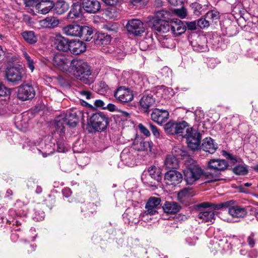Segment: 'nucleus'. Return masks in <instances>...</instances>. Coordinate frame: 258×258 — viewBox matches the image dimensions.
Segmentation results:
<instances>
[{
  "mask_svg": "<svg viewBox=\"0 0 258 258\" xmlns=\"http://www.w3.org/2000/svg\"><path fill=\"white\" fill-rule=\"evenodd\" d=\"M23 56L26 61L28 67L30 69L31 72H33L35 69V57L33 55H30L26 51L23 52Z\"/></svg>",
  "mask_w": 258,
  "mask_h": 258,
  "instance_id": "nucleus-42",
  "label": "nucleus"
},
{
  "mask_svg": "<svg viewBox=\"0 0 258 258\" xmlns=\"http://www.w3.org/2000/svg\"><path fill=\"white\" fill-rule=\"evenodd\" d=\"M82 6L84 10L89 13H95L101 8L100 4L97 0H82Z\"/></svg>",
  "mask_w": 258,
  "mask_h": 258,
  "instance_id": "nucleus-16",
  "label": "nucleus"
},
{
  "mask_svg": "<svg viewBox=\"0 0 258 258\" xmlns=\"http://www.w3.org/2000/svg\"><path fill=\"white\" fill-rule=\"evenodd\" d=\"M214 211H202L200 212L197 217L196 220L199 222H209L212 221L214 219L215 214Z\"/></svg>",
  "mask_w": 258,
  "mask_h": 258,
  "instance_id": "nucleus-30",
  "label": "nucleus"
},
{
  "mask_svg": "<svg viewBox=\"0 0 258 258\" xmlns=\"http://www.w3.org/2000/svg\"><path fill=\"white\" fill-rule=\"evenodd\" d=\"M178 160L173 155H168L164 161V166L166 169L176 168L178 167Z\"/></svg>",
  "mask_w": 258,
  "mask_h": 258,
  "instance_id": "nucleus-34",
  "label": "nucleus"
},
{
  "mask_svg": "<svg viewBox=\"0 0 258 258\" xmlns=\"http://www.w3.org/2000/svg\"><path fill=\"white\" fill-rule=\"evenodd\" d=\"M171 155H173L176 157L178 160L181 159L182 157L186 155V152L183 150L180 147H174L172 150V154Z\"/></svg>",
  "mask_w": 258,
  "mask_h": 258,
  "instance_id": "nucleus-44",
  "label": "nucleus"
},
{
  "mask_svg": "<svg viewBox=\"0 0 258 258\" xmlns=\"http://www.w3.org/2000/svg\"><path fill=\"white\" fill-rule=\"evenodd\" d=\"M63 115H61L57 117L55 120L56 131L60 134L64 133L65 121Z\"/></svg>",
  "mask_w": 258,
  "mask_h": 258,
  "instance_id": "nucleus-41",
  "label": "nucleus"
},
{
  "mask_svg": "<svg viewBox=\"0 0 258 258\" xmlns=\"http://www.w3.org/2000/svg\"><path fill=\"white\" fill-rule=\"evenodd\" d=\"M205 16L211 24L214 21L217 20L220 18L219 13L214 10L209 11L206 13Z\"/></svg>",
  "mask_w": 258,
  "mask_h": 258,
  "instance_id": "nucleus-43",
  "label": "nucleus"
},
{
  "mask_svg": "<svg viewBox=\"0 0 258 258\" xmlns=\"http://www.w3.org/2000/svg\"><path fill=\"white\" fill-rule=\"evenodd\" d=\"M164 179L166 184L175 186L182 181V175L176 170H169L165 174Z\"/></svg>",
  "mask_w": 258,
  "mask_h": 258,
  "instance_id": "nucleus-12",
  "label": "nucleus"
},
{
  "mask_svg": "<svg viewBox=\"0 0 258 258\" xmlns=\"http://www.w3.org/2000/svg\"><path fill=\"white\" fill-rule=\"evenodd\" d=\"M136 151L132 148H126L120 154V158L124 164L132 166L135 164Z\"/></svg>",
  "mask_w": 258,
  "mask_h": 258,
  "instance_id": "nucleus-10",
  "label": "nucleus"
},
{
  "mask_svg": "<svg viewBox=\"0 0 258 258\" xmlns=\"http://www.w3.org/2000/svg\"><path fill=\"white\" fill-rule=\"evenodd\" d=\"M82 10L80 5L78 2L74 3L67 15V18L68 19H80L82 17Z\"/></svg>",
  "mask_w": 258,
  "mask_h": 258,
  "instance_id": "nucleus-25",
  "label": "nucleus"
},
{
  "mask_svg": "<svg viewBox=\"0 0 258 258\" xmlns=\"http://www.w3.org/2000/svg\"><path fill=\"white\" fill-rule=\"evenodd\" d=\"M177 122L173 120L166 123L164 126L165 132L167 134L176 135Z\"/></svg>",
  "mask_w": 258,
  "mask_h": 258,
  "instance_id": "nucleus-40",
  "label": "nucleus"
},
{
  "mask_svg": "<svg viewBox=\"0 0 258 258\" xmlns=\"http://www.w3.org/2000/svg\"><path fill=\"white\" fill-rule=\"evenodd\" d=\"M168 35L162 36L161 35L159 37V41L163 47L172 48L175 47V45L173 42V40L171 38L167 37Z\"/></svg>",
  "mask_w": 258,
  "mask_h": 258,
  "instance_id": "nucleus-39",
  "label": "nucleus"
},
{
  "mask_svg": "<svg viewBox=\"0 0 258 258\" xmlns=\"http://www.w3.org/2000/svg\"><path fill=\"white\" fill-rule=\"evenodd\" d=\"M35 96V91L31 85L22 84L17 88V97L22 101L33 99Z\"/></svg>",
  "mask_w": 258,
  "mask_h": 258,
  "instance_id": "nucleus-5",
  "label": "nucleus"
},
{
  "mask_svg": "<svg viewBox=\"0 0 258 258\" xmlns=\"http://www.w3.org/2000/svg\"><path fill=\"white\" fill-rule=\"evenodd\" d=\"M59 23V20L54 17H47L39 21L41 28L47 29H53L56 27Z\"/></svg>",
  "mask_w": 258,
  "mask_h": 258,
  "instance_id": "nucleus-22",
  "label": "nucleus"
},
{
  "mask_svg": "<svg viewBox=\"0 0 258 258\" xmlns=\"http://www.w3.org/2000/svg\"><path fill=\"white\" fill-rule=\"evenodd\" d=\"M68 63L69 60L67 57L61 53L56 54L53 56V64L61 71H64L68 69Z\"/></svg>",
  "mask_w": 258,
  "mask_h": 258,
  "instance_id": "nucleus-15",
  "label": "nucleus"
},
{
  "mask_svg": "<svg viewBox=\"0 0 258 258\" xmlns=\"http://www.w3.org/2000/svg\"><path fill=\"white\" fill-rule=\"evenodd\" d=\"M185 25L186 28L190 30H195L197 29V27H198L196 21L187 22Z\"/></svg>",
  "mask_w": 258,
  "mask_h": 258,
  "instance_id": "nucleus-63",
  "label": "nucleus"
},
{
  "mask_svg": "<svg viewBox=\"0 0 258 258\" xmlns=\"http://www.w3.org/2000/svg\"><path fill=\"white\" fill-rule=\"evenodd\" d=\"M114 97L122 103H126L132 101L134 95L132 91L125 87H120L115 91Z\"/></svg>",
  "mask_w": 258,
  "mask_h": 258,
  "instance_id": "nucleus-9",
  "label": "nucleus"
},
{
  "mask_svg": "<svg viewBox=\"0 0 258 258\" xmlns=\"http://www.w3.org/2000/svg\"><path fill=\"white\" fill-rule=\"evenodd\" d=\"M6 78L13 85H18L26 78L25 70L20 66L9 68L6 71Z\"/></svg>",
  "mask_w": 258,
  "mask_h": 258,
  "instance_id": "nucleus-2",
  "label": "nucleus"
},
{
  "mask_svg": "<svg viewBox=\"0 0 258 258\" xmlns=\"http://www.w3.org/2000/svg\"><path fill=\"white\" fill-rule=\"evenodd\" d=\"M220 254H223L226 251H227L230 249V248H231V246L230 243H229V239L227 237V242H226V243H225L223 245L220 244Z\"/></svg>",
  "mask_w": 258,
  "mask_h": 258,
  "instance_id": "nucleus-57",
  "label": "nucleus"
},
{
  "mask_svg": "<svg viewBox=\"0 0 258 258\" xmlns=\"http://www.w3.org/2000/svg\"><path fill=\"white\" fill-rule=\"evenodd\" d=\"M210 24V22H209L205 16H204V18L199 19L197 21V25L201 29L208 28Z\"/></svg>",
  "mask_w": 258,
  "mask_h": 258,
  "instance_id": "nucleus-51",
  "label": "nucleus"
},
{
  "mask_svg": "<svg viewBox=\"0 0 258 258\" xmlns=\"http://www.w3.org/2000/svg\"><path fill=\"white\" fill-rule=\"evenodd\" d=\"M169 113L165 110L155 109L151 113L152 119L158 124L164 122L168 118Z\"/></svg>",
  "mask_w": 258,
  "mask_h": 258,
  "instance_id": "nucleus-19",
  "label": "nucleus"
},
{
  "mask_svg": "<svg viewBox=\"0 0 258 258\" xmlns=\"http://www.w3.org/2000/svg\"><path fill=\"white\" fill-rule=\"evenodd\" d=\"M170 32L176 37L183 34L186 30V27L183 22L179 19H176L170 22Z\"/></svg>",
  "mask_w": 258,
  "mask_h": 258,
  "instance_id": "nucleus-14",
  "label": "nucleus"
},
{
  "mask_svg": "<svg viewBox=\"0 0 258 258\" xmlns=\"http://www.w3.org/2000/svg\"><path fill=\"white\" fill-rule=\"evenodd\" d=\"M192 196V190L189 188L183 189L178 194V197L180 199L188 198Z\"/></svg>",
  "mask_w": 258,
  "mask_h": 258,
  "instance_id": "nucleus-49",
  "label": "nucleus"
},
{
  "mask_svg": "<svg viewBox=\"0 0 258 258\" xmlns=\"http://www.w3.org/2000/svg\"><path fill=\"white\" fill-rule=\"evenodd\" d=\"M105 28L107 30H108L109 31L116 32L118 30V26L116 24H108L106 25Z\"/></svg>",
  "mask_w": 258,
  "mask_h": 258,
  "instance_id": "nucleus-64",
  "label": "nucleus"
},
{
  "mask_svg": "<svg viewBox=\"0 0 258 258\" xmlns=\"http://www.w3.org/2000/svg\"><path fill=\"white\" fill-rule=\"evenodd\" d=\"M71 66L73 75L77 79L88 85L94 82V77L87 62L81 60H73L71 61Z\"/></svg>",
  "mask_w": 258,
  "mask_h": 258,
  "instance_id": "nucleus-1",
  "label": "nucleus"
},
{
  "mask_svg": "<svg viewBox=\"0 0 258 258\" xmlns=\"http://www.w3.org/2000/svg\"><path fill=\"white\" fill-rule=\"evenodd\" d=\"M86 44L81 41H72L70 42L69 49L75 55H78L86 50Z\"/></svg>",
  "mask_w": 258,
  "mask_h": 258,
  "instance_id": "nucleus-21",
  "label": "nucleus"
},
{
  "mask_svg": "<svg viewBox=\"0 0 258 258\" xmlns=\"http://www.w3.org/2000/svg\"><path fill=\"white\" fill-rule=\"evenodd\" d=\"M80 30V35L78 37L86 41H89L92 38L93 31L92 28L87 26H81Z\"/></svg>",
  "mask_w": 258,
  "mask_h": 258,
  "instance_id": "nucleus-29",
  "label": "nucleus"
},
{
  "mask_svg": "<svg viewBox=\"0 0 258 258\" xmlns=\"http://www.w3.org/2000/svg\"><path fill=\"white\" fill-rule=\"evenodd\" d=\"M226 242H227V237H226L220 239L214 238L210 241L208 246L211 252L213 253V254L220 253V244L223 245Z\"/></svg>",
  "mask_w": 258,
  "mask_h": 258,
  "instance_id": "nucleus-23",
  "label": "nucleus"
},
{
  "mask_svg": "<svg viewBox=\"0 0 258 258\" xmlns=\"http://www.w3.org/2000/svg\"><path fill=\"white\" fill-rule=\"evenodd\" d=\"M218 148L217 144H215L211 138H206L203 140L201 149L210 154H213Z\"/></svg>",
  "mask_w": 258,
  "mask_h": 258,
  "instance_id": "nucleus-24",
  "label": "nucleus"
},
{
  "mask_svg": "<svg viewBox=\"0 0 258 258\" xmlns=\"http://www.w3.org/2000/svg\"><path fill=\"white\" fill-rule=\"evenodd\" d=\"M162 218L165 220H171L174 218L179 211H162Z\"/></svg>",
  "mask_w": 258,
  "mask_h": 258,
  "instance_id": "nucleus-46",
  "label": "nucleus"
},
{
  "mask_svg": "<svg viewBox=\"0 0 258 258\" xmlns=\"http://www.w3.org/2000/svg\"><path fill=\"white\" fill-rule=\"evenodd\" d=\"M219 214L224 221L235 222L238 221V218L244 217L246 211H222Z\"/></svg>",
  "mask_w": 258,
  "mask_h": 258,
  "instance_id": "nucleus-8",
  "label": "nucleus"
},
{
  "mask_svg": "<svg viewBox=\"0 0 258 258\" xmlns=\"http://www.w3.org/2000/svg\"><path fill=\"white\" fill-rule=\"evenodd\" d=\"M97 86L98 91L101 94L107 93L109 90L108 86L104 82H100Z\"/></svg>",
  "mask_w": 258,
  "mask_h": 258,
  "instance_id": "nucleus-56",
  "label": "nucleus"
},
{
  "mask_svg": "<svg viewBox=\"0 0 258 258\" xmlns=\"http://www.w3.org/2000/svg\"><path fill=\"white\" fill-rule=\"evenodd\" d=\"M64 119L65 124L70 126V127H75L77 125L78 122V118L75 112L72 111L69 114L63 115Z\"/></svg>",
  "mask_w": 258,
  "mask_h": 258,
  "instance_id": "nucleus-32",
  "label": "nucleus"
},
{
  "mask_svg": "<svg viewBox=\"0 0 258 258\" xmlns=\"http://www.w3.org/2000/svg\"><path fill=\"white\" fill-rule=\"evenodd\" d=\"M233 172L237 175H245L247 173L246 167L243 165H238L233 168Z\"/></svg>",
  "mask_w": 258,
  "mask_h": 258,
  "instance_id": "nucleus-53",
  "label": "nucleus"
},
{
  "mask_svg": "<svg viewBox=\"0 0 258 258\" xmlns=\"http://www.w3.org/2000/svg\"><path fill=\"white\" fill-rule=\"evenodd\" d=\"M203 173V171L200 167L194 166L184 171V179L188 184H192L201 177Z\"/></svg>",
  "mask_w": 258,
  "mask_h": 258,
  "instance_id": "nucleus-6",
  "label": "nucleus"
},
{
  "mask_svg": "<svg viewBox=\"0 0 258 258\" xmlns=\"http://www.w3.org/2000/svg\"><path fill=\"white\" fill-rule=\"evenodd\" d=\"M54 4L50 1H41L36 6V11L41 14H46L53 8Z\"/></svg>",
  "mask_w": 258,
  "mask_h": 258,
  "instance_id": "nucleus-20",
  "label": "nucleus"
},
{
  "mask_svg": "<svg viewBox=\"0 0 258 258\" xmlns=\"http://www.w3.org/2000/svg\"><path fill=\"white\" fill-rule=\"evenodd\" d=\"M158 213V211H145L143 214H140L141 219L144 221H148L151 220V216Z\"/></svg>",
  "mask_w": 258,
  "mask_h": 258,
  "instance_id": "nucleus-48",
  "label": "nucleus"
},
{
  "mask_svg": "<svg viewBox=\"0 0 258 258\" xmlns=\"http://www.w3.org/2000/svg\"><path fill=\"white\" fill-rule=\"evenodd\" d=\"M126 27L128 33L135 36H140L145 31L144 24L139 19L130 20L126 25Z\"/></svg>",
  "mask_w": 258,
  "mask_h": 258,
  "instance_id": "nucleus-7",
  "label": "nucleus"
},
{
  "mask_svg": "<svg viewBox=\"0 0 258 258\" xmlns=\"http://www.w3.org/2000/svg\"><path fill=\"white\" fill-rule=\"evenodd\" d=\"M152 28L160 35L167 33L170 31V22L165 20L155 19L154 21Z\"/></svg>",
  "mask_w": 258,
  "mask_h": 258,
  "instance_id": "nucleus-13",
  "label": "nucleus"
},
{
  "mask_svg": "<svg viewBox=\"0 0 258 258\" xmlns=\"http://www.w3.org/2000/svg\"><path fill=\"white\" fill-rule=\"evenodd\" d=\"M194 210H201V209H207L210 210H219L222 208L228 209V210H244L242 207L235 205V202L230 200L218 204H215L210 202H203L198 203L194 205Z\"/></svg>",
  "mask_w": 258,
  "mask_h": 258,
  "instance_id": "nucleus-3",
  "label": "nucleus"
},
{
  "mask_svg": "<svg viewBox=\"0 0 258 258\" xmlns=\"http://www.w3.org/2000/svg\"><path fill=\"white\" fill-rule=\"evenodd\" d=\"M149 127L151 130L153 136L156 138H158L160 137V133L157 127L153 124L150 123Z\"/></svg>",
  "mask_w": 258,
  "mask_h": 258,
  "instance_id": "nucleus-60",
  "label": "nucleus"
},
{
  "mask_svg": "<svg viewBox=\"0 0 258 258\" xmlns=\"http://www.w3.org/2000/svg\"><path fill=\"white\" fill-rule=\"evenodd\" d=\"M22 35L25 40L30 44H34L37 41V37L32 31H24Z\"/></svg>",
  "mask_w": 258,
  "mask_h": 258,
  "instance_id": "nucleus-38",
  "label": "nucleus"
},
{
  "mask_svg": "<svg viewBox=\"0 0 258 258\" xmlns=\"http://www.w3.org/2000/svg\"><path fill=\"white\" fill-rule=\"evenodd\" d=\"M192 128L189 127L188 123L183 121L182 122H177L176 135L185 138L188 134L192 131Z\"/></svg>",
  "mask_w": 258,
  "mask_h": 258,
  "instance_id": "nucleus-26",
  "label": "nucleus"
},
{
  "mask_svg": "<svg viewBox=\"0 0 258 258\" xmlns=\"http://www.w3.org/2000/svg\"><path fill=\"white\" fill-rule=\"evenodd\" d=\"M190 6L193 10L194 13L196 16H200L204 11L203 6L198 3L196 2L192 3Z\"/></svg>",
  "mask_w": 258,
  "mask_h": 258,
  "instance_id": "nucleus-47",
  "label": "nucleus"
},
{
  "mask_svg": "<svg viewBox=\"0 0 258 258\" xmlns=\"http://www.w3.org/2000/svg\"><path fill=\"white\" fill-rule=\"evenodd\" d=\"M174 12L176 15L181 19L185 18L187 15L186 10L184 8L175 9Z\"/></svg>",
  "mask_w": 258,
  "mask_h": 258,
  "instance_id": "nucleus-58",
  "label": "nucleus"
},
{
  "mask_svg": "<svg viewBox=\"0 0 258 258\" xmlns=\"http://www.w3.org/2000/svg\"><path fill=\"white\" fill-rule=\"evenodd\" d=\"M81 25L77 24H70L63 28V33L73 37H78L80 35Z\"/></svg>",
  "mask_w": 258,
  "mask_h": 258,
  "instance_id": "nucleus-27",
  "label": "nucleus"
},
{
  "mask_svg": "<svg viewBox=\"0 0 258 258\" xmlns=\"http://www.w3.org/2000/svg\"><path fill=\"white\" fill-rule=\"evenodd\" d=\"M107 122V117L104 113H94L90 117L89 121V124L92 128L91 132L103 131L106 128Z\"/></svg>",
  "mask_w": 258,
  "mask_h": 258,
  "instance_id": "nucleus-4",
  "label": "nucleus"
},
{
  "mask_svg": "<svg viewBox=\"0 0 258 258\" xmlns=\"http://www.w3.org/2000/svg\"><path fill=\"white\" fill-rule=\"evenodd\" d=\"M163 210H180L181 208L175 202H165L162 206Z\"/></svg>",
  "mask_w": 258,
  "mask_h": 258,
  "instance_id": "nucleus-45",
  "label": "nucleus"
},
{
  "mask_svg": "<svg viewBox=\"0 0 258 258\" xmlns=\"http://www.w3.org/2000/svg\"><path fill=\"white\" fill-rule=\"evenodd\" d=\"M111 41L110 36L105 33H99L95 36L94 43L97 45H106Z\"/></svg>",
  "mask_w": 258,
  "mask_h": 258,
  "instance_id": "nucleus-31",
  "label": "nucleus"
},
{
  "mask_svg": "<svg viewBox=\"0 0 258 258\" xmlns=\"http://www.w3.org/2000/svg\"><path fill=\"white\" fill-rule=\"evenodd\" d=\"M168 16H169V13L166 11L162 10L157 12V18L156 19L164 20L167 19Z\"/></svg>",
  "mask_w": 258,
  "mask_h": 258,
  "instance_id": "nucleus-54",
  "label": "nucleus"
},
{
  "mask_svg": "<svg viewBox=\"0 0 258 258\" xmlns=\"http://www.w3.org/2000/svg\"><path fill=\"white\" fill-rule=\"evenodd\" d=\"M69 8V4L64 1H58L54 4L53 8L55 13L61 15L66 12Z\"/></svg>",
  "mask_w": 258,
  "mask_h": 258,
  "instance_id": "nucleus-35",
  "label": "nucleus"
},
{
  "mask_svg": "<svg viewBox=\"0 0 258 258\" xmlns=\"http://www.w3.org/2000/svg\"><path fill=\"white\" fill-rule=\"evenodd\" d=\"M11 90L3 84L0 83V96L4 97L11 94Z\"/></svg>",
  "mask_w": 258,
  "mask_h": 258,
  "instance_id": "nucleus-55",
  "label": "nucleus"
},
{
  "mask_svg": "<svg viewBox=\"0 0 258 258\" xmlns=\"http://www.w3.org/2000/svg\"><path fill=\"white\" fill-rule=\"evenodd\" d=\"M222 155L227 159L230 160L232 163H235L237 162V160L235 157L230 154L228 153L225 151H222Z\"/></svg>",
  "mask_w": 258,
  "mask_h": 258,
  "instance_id": "nucleus-62",
  "label": "nucleus"
},
{
  "mask_svg": "<svg viewBox=\"0 0 258 258\" xmlns=\"http://www.w3.org/2000/svg\"><path fill=\"white\" fill-rule=\"evenodd\" d=\"M32 218L35 221H42L44 219L45 214L44 211H33Z\"/></svg>",
  "mask_w": 258,
  "mask_h": 258,
  "instance_id": "nucleus-52",
  "label": "nucleus"
},
{
  "mask_svg": "<svg viewBox=\"0 0 258 258\" xmlns=\"http://www.w3.org/2000/svg\"><path fill=\"white\" fill-rule=\"evenodd\" d=\"M148 171L149 175L153 179L157 181H160L161 180V171L159 167L155 166H151L148 168Z\"/></svg>",
  "mask_w": 258,
  "mask_h": 258,
  "instance_id": "nucleus-36",
  "label": "nucleus"
},
{
  "mask_svg": "<svg viewBox=\"0 0 258 258\" xmlns=\"http://www.w3.org/2000/svg\"><path fill=\"white\" fill-rule=\"evenodd\" d=\"M188 147L192 150H196L201 148L200 146L201 136L200 133L196 130H192L190 134L185 137Z\"/></svg>",
  "mask_w": 258,
  "mask_h": 258,
  "instance_id": "nucleus-11",
  "label": "nucleus"
},
{
  "mask_svg": "<svg viewBox=\"0 0 258 258\" xmlns=\"http://www.w3.org/2000/svg\"><path fill=\"white\" fill-rule=\"evenodd\" d=\"M40 0H24V3L26 7H35Z\"/></svg>",
  "mask_w": 258,
  "mask_h": 258,
  "instance_id": "nucleus-61",
  "label": "nucleus"
},
{
  "mask_svg": "<svg viewBox=\"0 0 258 258\" xmlns=\"http://www.w3.org/2000/svg\"><path fill=\"white\" fill-rule=\"evenodd\" d=\"M208 168L216 171H221L226 169L228 166L227 162L224 159H211L208 162Z\"/></svg>",
  "mask_w": 258,
  "mask_h": 258,
  "instance_id": "nucleus-17",
  "label": "nucleus"
},
{
  "mask_svg": "<svg viewBox=\"0 0 258 258\" xmlns=\"http://www.w3.org/2000/svg\"><path fill=\"white\" fill-rule=\"evenodd\" d=\"M57 150L60 153H64L68 151V147L64 143V140L61 139L56 142Z\"/></svg>",
  "mask_w": 258,
  "mask_h": 258,
  "instance_id": "nucleus-50",
  "label": "nucleus"
},
{
  "mask_svg": "<svg viewBox=\"0 0 258 258\" xmlns=\"http://www.w3.org/2000/svg\"><path fill=\"white\" fill-rule=\"evenodd\" d=\"M155 102V99L152 95H144L140 100L141 106L147 112L149 108L151 107Z\"/></svg>",
  "mask_w": 258,
  "mask_h": 258,
  "instance_id": "nucleus-28",
  "label": "nucleus"
},
{
  "mask_svg": "<svg viewBox=\"0 0 258 258\" xmlns=\"http://www.w3.org/2000/svg\"><path fill=\"white\" fill-rule=\"evenodd\" d=\"M156 92L158 95V96L164 98L165 99L169 98L170 96L172 95V90L164 86L158 87L157 88Z\"/></svg>",
  "mask_w": 258,
  "mask_h": 258,
  "instance_id": "nucleus-37",
  "label": "nucleus"
},
{
  "mask_svg": "<svg viewBox=\"0 0 258 258\" xmlns=\"http://www.w3.org/2000/svg\"><path fill=\"white\" fill-rule=\"evenodd\" d=\"M161 200L160 198L151 197L148 200L145 208L147 210L159 209L161 207Z\"/></svg>",
  "mask_w": 258,
  "mask_h": 258,
  "instance_id": "nucleus-33",
  "label": "nucleus"
},
{
  "mask_svg": "<svg viewBox=\"0 0 258 258\" xmlns=\"http://www.w3.org/2000/svg\"><path fill=\"white\" fill-rule=\"evenodd\" d=\"M138 126L140 132L145 136L147 137H149L150 136V133L149 130L147 127H146L143 124L140 123Z\"/></svg>",
  "mask_w": 258,
  "mask_h": 258,
  "instance_id": "nucleus-59",
  "label": "nucleus"
},
{
  "mask_svg": "<svg viewBox=\"0 0 258 258\" xmlns=\"http://www.w3.org/2000/svg\"><path fill=\"white\" fill-rule=\"evenodd\" d=\"M54 46L58 50L67 51L69 49L70 42L60 35H56L54 37Z\"/></svg>",
  "mask_w": 258,
  "mask_h": 258,
  "instance_id": "nucleus-18",
  "label": "nucleus"
}]
</instances>
